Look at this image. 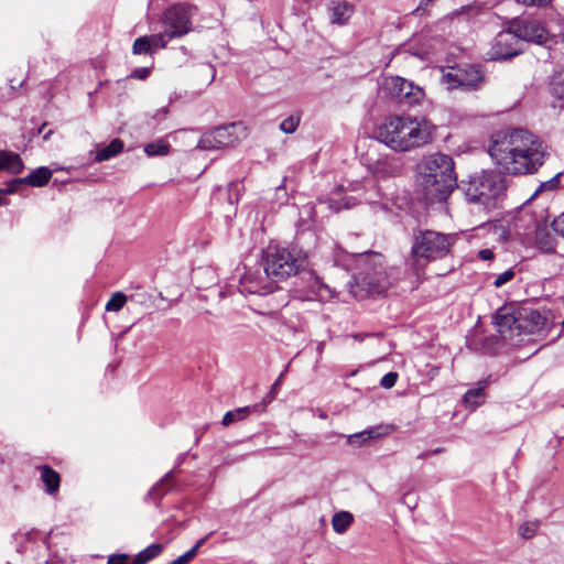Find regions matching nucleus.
Here are the masks:
<instances>
[{"label": "nucleus", "mask_w": 564, "mask_h": 564, "mask_svg": "<svg viewBox=\"0 0 564 564\" xmlns=\"http://www.w3.org/2000/svg\"><path fill=\"white\" fill-rule=\"evenodd\" d=\"M167 37L165 35V31L163 33L154 34L150 37V41L152 43V47H160L164 48L167 44V41L165 40Z\"/></svg>", "instance_id": "obj_40"}, {"label": "nucleus", "mask_w": 564, "mask_h": 564, "mask_svg": "<svg viewBox=\"0 0 564 564\" xmlns=\"http://www.w3.org/2000/svg\"><path fill=\"white\" fill-rule=\"evenodd\" d=\"M514 275H516L514 270L513 269H508L505 272H502L499 275H497V278L494 281V285L496 288H501L503 284H506L509 281H511L514 278Z\"/></svg>", "instance_id": "obj_36"}, {"label": "nucleus", "mask_w": 564, "mask_h": 564, "mask_svg": "<svg viewBox=\"0 0 564 564\" xmlns=\"http://www.w3.org/2000/svg\"><path fill=\"white\" fill-rule=\"evenodd\" d=\"M552 228L557 235L564 238V212L553 220Z\"/></svg>", "instance_id": "obj_41"}, {"label": "nucleus", "mask_w": 564, "mask_h": 564, "mask_svg": "<svg viewBox=\"0 0 564 564\" xmlns=\"http://www.w3.org/2000/svg\"><path fill=\"white\" fill-rule=\"evenodd\" d=\"M523 51L522 41L512 30H509L505 22L502 31L495 36L487 55L490 61H507L520 55Z\"/></svg>", "instance_id": "obj_11"}, {"label": "nucleus", "mask_w": 564, "mask_h": 564, "mask_svg": "<svg viewBox=\"0 0 564 564\" xmlns=\"http://www.w3.org/2000/svg\"><path fill=\"white\" fill-rule=\"evenodd\" d=\"M459 188L469 203L491 210L506 195L507 184L501 173L481 171L470 175L468 181H462Z\"/></svg>", "instance_id": "obj_6"}, {"label": "nucleus", "mask_w": 564, "mask_h": 564, "mask_svg": "<svg viewBox=\"0 0 564 564\" xmlns=\"http://www.w3.org/2000/svg\"><path fill=\"white\" fill-rule=\"evenodd\" d=\"M171 145L163 140L150 142L144 145L148 156H163L170 153Z\"/></svg>", "instance_id": "obj_29"}, {"label": "nucleus", "mask_w": 564, "mask_h": 564, "mask_svg": "<svg viewBox=\"0 0 564 564\" xmlns=\"http://www.w3.org/2000/svg\"><path fill=\"white\" fill-rule=\"evenodd\" d=\"M384 88L392 99L404 106H414L425 97L424 90L400 76L390 77Z\"/></svg>", "instance_id": "obj_13"}, {"label": "nucleus", "mask_w": 564, "mask_h": 564, "mask_svg": "<svg viewBox=\"0 0 564 564\" xmlns=\"http://www.w3.org/2000/svg\"><path fill=\"white\" fill-rule=\"evenodd\" d=\"M478 257L482 260L494 259V252L490 249H482L478 252Z\"/></svg>", "instance_id": "obj_45"}, {"label": "nucleus", "mask_w": 564, "mask_h": 564, "mask_svg": "<svg viewBox=\"0 0 564 564\" xmlns=\"http://www.w3.org/2000/svg\"><path fill=\"white\" fill-rule=\"evenodd\" d=\"M442 84L448 90L462 89L465 91L478 90L485 83V72L480 64L456 63L441 68Z\"/></svg>", "instance_id": "obj_7"}, {"label": "nucleus", "mask_w": 564, "mask_h": 564, "mask_svg": "<svg viewBox=\"0 0 564 564\" xmlns=\"http://www.w3.org/2000/svg\"><path fill=\"white\" fill-rule=\"evenodd\" d=\"M197 8L191 3L178 2L164 10L161 22L169 40L180 39L193 30L192 19Z\"/></svg>", "instance_id": "obj_9"}, {"label": "nucleus", "mask_w": 564, "mask_h": 564, "mask_svg": "<svg viewBox=\"0 0 564 564\" xmlns=\"http://www.w3.org/2000/svg\"><path fill=\"white\" fill-rule=\"evenodd\" d=\"M552 0H516L517 3L522 4L528 8H541L546 7L551 3Z\"/></svg>", "instance_id": "obj_39"}, {"label": "nucleus", "mask_w": 564, "mask_h": 564, "mask_svg": "<svg viewBox=\"0 0 564 564\" xmlns=\"http://www.w3.org/2000/svg\"><path fill=\"white\" fill-rule=\"evenodd\" d=\"M491 376L486 379L480 380L477 383V388L469 389L463 397L464 405L467 409L475 410L479 405L485 402L486 393L485 389L488 387L490 382Z\"/></svg>", "instance_id": "obj_19"}, {"label": "nucleus", "mask_w": 564, "mask_h": 564, "mask_svg": "<svg viewBox=\"0 0 564 564\" xmlns=\"http://www.w3.org/2000/svg\"><path fill=\"white\" fill-rule=\"evenodd\" d=\"M393 431L392 425H378L375 427L367 429L359 433H355L348 437L350 444H362L367 440L379 438L381 436L389 435Z\"/></svg>", "instance_id": "obj_21"}, {"label": "nucleus", "mask_w": 564, "mask_h": 564, "mask_svg": "<svg viewBox=\"0 0 564 564\" xmlns=\"http://www.w3.org/2000/svg\"><path fill=\"white\" fill-rule=\"evenodd\" d=\"M132 53L135 55L140 54H152V43L150 41V37L148 36H140L134 40L132 45Z\"/></svg>", "instance_id": "obj_32"}, {"label": "nucleus", "mask_w": 564, "mask_h": 564, "mask_svg": "<svg viewBox=\"0 0 564 564\" xmlns=\"http://www.w3.org/2000/svg\"><path fill=\"white\" fill-rule=\"evenodd\" d=\"M431 456V452L426 451L417 455V459H425Z\"/></svg>", "instance_id": "obj_47"}, {"label": "nucleus", "mask_w": 564, "mask_h": 564, "mask_svg": "<svg viewBox=\"0 0 564 564\" xmlns=\"http://www.w3.org/2000/svg\"><path fill=\"white\" fill-rule=\"evenodd\" d=\"M398 373L397 372H388L386 373L381 380H380V386L384 389H391L395 386L397 381H398Z\"/></svg>", "instance_id": "obj_37"}, {"label": "nucleus", "mask_w": 564, "mask_h": 564, "mask_svg": "<svg viewBox=\"0 0 564 564\" xmlns=\"http://www.w3.org/2000/svg\"><path fill=\"white\" fill-rule=\"evenodd\" d=\"M0 158L3 161V170L9 171L11 174H20L23 169V162L18 153L12 151H0Z\"/></svg>", "instance_id": "obj_26"}, {"label": "nucleus", "mask_w": 564, "mask_h": 564, "mask_svg": "<svg viewBox=\"0 0 564 564\" xmlns=\"http://www.w3.org/2000/svg\"><path fill=\"white\" fill-rule=\"evenodd\" d=\"M299 123L300 117L291 115L281 121L280 130L283 131L284 133H293L297 129Z\"/></svg>", "instance_id": "obj_35"}, {"label": "nucleus", "mask_w": 564, "mask_h": 564, "mask_svg": "<svg viewBox=\"0 0 564 564\" xmlns=\"http://www.w3.org/2000/svg\"><path fill=\"white\" fill-rule=\"evenodd\" d=\"M163 551V545L160 543H153L139 552L135 556L142 562L143 564H147L148 562L152 561L153 558L158 557L161 552Z\"/></svg>", "instance_id": "obj_31"}, {"label": "nucleus", "mask_w": 564, "mask_h": 564, "mask_svg": "<svg viewBox=\"0 0 564 564\" xmlns=\"http://www.w3.org/2000/svg\"><path fill=\"white\" fill-rule=\"evenodd\" d=\"M431 1H432V0H421V3H420V6L417 7V9H416V10L421 9V8L423 7V4H424V6H427Z\"/></svg>", "instance_id": "obj_50"}, {"label": "nucleus", "mask_w": 564, "mask_h": 564, "mask_svg": "<svg viewBox=\"0 0 564 564\" xmlns=\"http://www.w3.org/2000/svg\"><path fill=\"white\" fill-rule=\"evenodd\" d=\"M362 160L368 171L378 180L397 177L403 170L401 159L390 154L380 155L375 159L369 151Z\"/></svg>", "instance_id": "obj_14"}, {"label": "nucleus", "mask_w": 564, "mask_h": 564, "mask_svg": "<svg viewBox=\"0 0 564 564\" xmlns=\"http://www.w3.org/2000/svg\"><path fill=\"white\" fill-rule=\"evenodd\" d=\"M212 533L206 536L199 539L186 553L175 558L173 562L175 564H188L196 555L199 549L205 544Z\"/></svg>", "instance_id": "obj_30"}, {"label": "nucleus", "mask_w": 564, "mask_h": 564, "mask_svg": "<svg viewBox=\"0 0 564 564\" xmlns=\"http://www.w3.org/2000/svg\"><path fill=\"white\" fill-rule=\"evenodd\" d=\"M509 30L522 41V46L525 47V43L544 44L547 41V32L543 24L534 19L516 17L507 19Z\"/></svg>", "instance_id": "obj_12"}, {"label": "nucleus", "mask_w": 564, "mask_h": 564, "mask_svg": "<svg viewBox=\"0 0 564 564\" xmlns=\"http://www.w3.org/2000/svg\"><path fill=\"white\" fill-rule=\"evenodd\" d=\"M307 265V252L296 245L269 247L264 252L263 271L273 281H283L290 276L299 275L306 283L307 293L322 295L323 291L328 292V286L313 270H308Z\"/></svg>", "instance_id": "obj_2"}, {"label": "nucleus", "mask_w": 564, "mask_h": 564, "mask_svg": "<svg viewBox=\"0 0 564 564\" xmlns=\"http://www.w3.org/2000/svg\"><path fill=\"white\" fill-rule=\"evenodd\" d=\"M454 238L432 229L414 228L406 264L414 271L430 262L444 259L451 251Z\"/></svg>", "instance_id": "obj_5"}, {"label": "nucleus", "mask_w": 564, "mask_h": 564, "mask_svg": "<svg viewBox=\"0 0 564 564\" xmlns=\"http://www.w3.org/2000/svg\"><path fill=\"white\" fill-rule=\"evenodd\" d=\"M518 314L520 315L521 322H527L522 329H525L529 333H536L541 330L545 325L546 319L538 310H523Z\"/></svg>", "instance_id": "obj_22"}, {"label": "nucleus", "mask_w": 564, "mask_h": 564, "mask_svg": "<svg viewBox=\"0 0 564 564\" xmlns=\"http://www.w3.org/2000/svg\"><path fill=\"white\" fill-rule=\"evenodd\" d=\"M174 470L167 471L158 482H155L147 492L144 501L160 506L161 500L174 489Z\"/></svg>", "instance_id": "obj_18"}, {"label": "nucleus", "mask_w": 564, "mask_h": 564, "mask_svg": "<svg viewBox=\"0 0 564 564\" xmlns=\"http://www.w3.org/2000/svg\"><path fill=\"white\" fill-rule=\"evenodd\" d=\"M352 522L354 517L348 511L336 512L332 518L333 530L338 534L345 533Z\"/></svg>", "instance_id": "obj_27"}, {"label": "nucleus", "mask_w": 564, "mask_h": 564, "mask_svg": "<svg viewBox=\"0 0 564 564\" xmlns=\"http://www.w3.org/2000/svg\"><path fill=\"white\" fill-rule=\"evenodd\" d=\"M37 470L40 471V478L45 486V492L51 496L57 494L61 486L59 474L48 465L37 466Z\"/></svg>", "instance_id": "obj_20"}, {"label": "nucleus", "mask_w": 564, "mask_h": 564, "mask_svg": "<svg viewBox=\"0 0 564 564\" xmlns=\"http://www.w3.org/2000/svg\"><path fill=\"white\" fill-rule=\"evenodd\" d=\"M563 176H564V173H557L555 176H553L547 182L542 183L540 187L541 188H547V189L556 188L558 186V184H560L561 177H563Z\"/></svg>", "instance_id": "obj_42"}, {"label": "nucleus", "mask_w": 564, "mask_h": 564, "mask_svg": "<svg viewBox=\"0 0 564 564\" xmlns=\"http://www.w3.org/2000/svg\"><path fill=\"white\" fill-rule=\"evenodd\" d=\"M539 528H540L539 520L525 521L519 527L518 532H519L520 536L523 538L524 540H530L536 534Z\"/></svg>", "instance_id": "obj_33"}, {"label": "nucleus", "mask_w": 564, "mask_h": 564, "mask_svg": "<svg viewBox=\"0 0 564 564\" xmlns=\"http://www.w3.org/2000/svg\"><path fill=\"white\" fill-rule=\"evenodd\" d=\"M123 151V142L121 139L116 138L110 141L109 144L96 151L95 161L100 163L108 161Z\"/></svg>", "instance_id": "obj_25"}, {"label": "nucleus", "mask_w": 564, "mask_h": 564, "mask_svg": "<svg viewBox=\"0 0 564 564\" xmlns=\"http://www.w3.org/2000/svg\"><path fill=\"white\" fill-rule=\"evenodd\" d=\"M328 20L335 25H346L355 12V6L348 0H330L326 4Z\"/></svg>", "instance_id": "obj_17"}, {"label": "nucleus", "mask_w": 564, "mask_h": 564, "mask_svg": "<svg viewBox=\"0 0 564 564\" xmlns=\"http://www.w3.org/2000/svg\"><path fill=\"white\" fill-rule=\"evenodd\" d=\"M282 377H283V373H281L280 377L276 379V381L273 383L272 389H275L280 384Z\"/></svg>", "instance_id": "obj_49"}, {"label": "nucleus", "mask_w": 564, "mask_h": 564, "mask_svg": "<svg viewBox=\"0 0 564 564\" xmlns=\"http://www.w3.org/2000/svg\"><path fill=\"white\" fill-rule=\"evenodd\" d=\"M488 153L501 172L510 175L535 173L546 154L540 138L521 128L496 132Z\"/></svg>", "instance_id": "obj_1"}, {"label": "nucleus", "mask_w": 564, "mask_h": 564, "mask_svg": "<svg viewBox=\"0 0 564 564\" xmlns=\"http://www.w3.org/2000/svg\"><path fill=\"white\" fill-rule=\"evenodd\" d=\"M535 245L545 253H554L556 247V240L553 234L546 227H538L535 230Z\"/></svg>", "instance_id": "obj_24"}, {"label": "nucleus", "mask_w": 564, "mask_h": 564, "mask_svg": "<svg viewBox=\"0 0 564 564\" xmlns=\"http://www.w3.org/2000/svg\"><path fill=\"white\" fill-rule=\"evenodd\" d=\"M184 459H185V454H181L177 459H176V464H175V467L172 469V470H176L183 463H184Z\"/></svg>", "instance_id": "obj_46"}, {"label": "nucleus", "mask_w": 564, "mask_h": 564, "mask_svg": "<svg viewBox=\"0 0 564 564\" xmlns=\"http://www.w3.org/2000/svg\"><path fill=\"white\" fill-rule=\"evenodd\" d=\"M127 302V296L122 292L115 293L106 304V311L118 312Z\"/></svg>", "instance_id": "obj_34"}, {"label": "nucleus", "mask_w": 564, "mask_h": 564, "mask_svg": "<svg viewBox=\"0 0 564 564\" xmlns=\"http://www.w3.org/2000/svg\"><path fill=\"white\" fill-rule=\"evenodd\" d=\"M357 272L355 280L358 284L367 286L370 292L380 293L387 286L384 258L379 252L366 251L355 256Z\"/></svg>", "instance_id": "obj_8"}, {"label": "nucleus", "mask_w": 564, "mask_h": 564, "mask_svg": "<svg viewBox=\"0 0 564 564\" xmlns=\"http://www.w3.org/2000/svg\"><path fill=\"white\" fill-rule=\"evenodd\" d=\"M435 130L425 118L390 116L377 126L375 137L393 151L409 152L431 143Z\"/></svg>", "instance_id": "obj_3"}, {"label": "nucleus", "mask_w": 564, "mask_h": 564, "mask_svg": "<svg viewBox=\"0 0 564 564\" xmlns=\"http://www.w3.org/2000/svg\"><path fill=\"white\" fill-rule=\"evenodd\" d=\"M3 170V161L2 159L0 158V171Z\"/></svg>", "instance_id": "obj_57"}, {"label": "nucleus", "mask_w": 564, "mask_h": 564, "mask_svg": "<svg viewBox=\"0 0 564 564\" xmlns=\"http://www.w3.org/2000/svg\"><path fill=\"white\" fill-rule=\"evenodd\" d=\"M550 93L558 100L564 101V66L551 77Z\"/></svg>", "instance_id": "obj_28"}, {"label": "nucleus", "mask_w": 564, "mask_h": 564, "mask_svg": "<svg viewBox=\"0 0 564 564\" xmlns=\"http://www.w3.org/2000/svg\"><path fill=\"white\" fill-rule=\"evenodd\" d=\"M128 554H112L109 556L107 564H128Z\"/></svg>", "instance_id": "obj_43"}, {"label": "nucleus", "mask_w": 564, "mask_h": 564, "mask_svg": "<svg viewBox=\"0 0 564 564\" xmlns=\"http://www.w3.org/2000/svg\"><path fill=\"white\" fill-rule=\"evenodd\" d=\"M305 2H310L311 0H304Z\"/></svg>", "instance_id": "obj_59"}, {"label": "nucleus", "mask_w": 564, "mask_h": 564, "mask_svg": "<svg viewBox=\"0 0 564 564\" xmlns=\"http://www.w3.org/2000/svg\"><path fill=\"white\" fill-rule=\"evenodd\" d=\"M51 134H52V130H48V131L43 135V139H44V140H48Z\"/></svg>", "instance_id": "obj_53"}, {"label": "nucleus", "mask_w": 564, "mask_h": 564, "mask_svg": "<svg viewBox=\"0 0 564 564\" xmlns=\"http://www.w3.org/2000/svg\"><path fill=\"white\" fill-rule=\"evenodd\" d=\"M243 127L241 122H231L206 131L198 140L199 150H220L234 147L241 139Z\"/></svg>", "instance_id": "obj_10"}, {"label": "nucleus", "mask_w": 564, "mask_h": 564, "mask_svg": "<svg viewBox=\"0 0 564 564\" xmlns=\"http://www.w3.org/2000/svg\"><path fill=\"white\" fill-rule=\"evenodd\" d=\"M170 564H175L174 562L170 563Z\"/></svg>", "instance_id": "obj_60"}, {"label": "nucleus", "mask_w": 564, "mask_h": 564, "mask_svg": "<svg viewBox=\"0 0 564 564\" xmlns=\"http://www.w3.org/2000/svg\"><path fill=\"white\" fill-rule=\"evenodd\" d=\"M150 67H137L131 72L129 77L133 79L144 80L150 76Z\"/></svg>", "instance_id": "obj_38"}, {"label": "nucleus", "mask_w": 564, "mask_h": 564, "mask_svg": "<svg viewBox=\"0 0 564 564\" xmlns=\"http://www.w3.org/2000/svg\"><path fill=\"white\" fill-rule=\"evenodd\" d=\"M128 564H143L142 562H140V560L134 556V558L132 561H130V558L128 560Z\"/></svg>", "instance_id": "obj_48"}, {"label": "nucleus", "mask_w": 564, "mask_h": 564, "mask_svg": "<svg viewBox=\"0 0 564 564\" xmlns=\"http://www.w3.org/2000/svg\"><path fill=\"white\" fill-rule=\"evenodd\" d=\"M263 411V406L261 404H253V405H247L237 408L235 410L227 411L225 415L223 416L221 424L224 426H228L232 424L234 422H239L246 420L251 413L253 412H261Z\"/></svg>", "instance_id": "obj_23"}, {"label": "nucleus", "mask_w": 564, "mask_h": 564, "mask_svg": "<svg viewBox=\"0 0 564 564\" xmlns=\"http://www.w3.org/2000/svg\"><path fill=\"white\" fill-rule=\"evenodd\" d=\"M275 195L278 199L281 200V204H284L288 200V194L283 184L275 188Z\"/></svg>", "instance_id": "obj_44"}, {"label": "nucleus", "mask_w": 564, "mask_h": 564, "mask_svg": "<svg viewBox=\"0 0 564 564\" xmlns=\"http://www.w3.org/2000/svg\"><path fill=\"white\" fill-rule=\"evenodd\" d=\"M494 323L497 326V330L501 337L507 338L508 335L520 334L523 324L520 319V315L516 316V312L508 307H500L494 315Z\"/></svg>", "instance_id": "obj_16"}, {"label": "nucleus", "mask_w": 564, "mask_h": 564, "mask_svg": "<svg viewBox=\"0 0 564 564\" xmlns=\"http://www.w3.org/2000/svg\"><path fill=\"white\" fill-rule=\"evenodd\" d=\"M45 127H46V123H43V126L39 130V133H41Z\"/></svg>", "instance_id": "obj_56"}, {"label": "nucleus", "mask_w": 564, "mask_h": 564, "mask_svg": "<svg viewBox=\"0 0 564 564\" xmlns=\"http://www.w3.org/2000/svg\"><path fill=\"white\" fill-rule=\"evenodd\" d=\"M487 341H490V343H497L498 341V338L495 337V336H491L490 338L486 339Z\"/></svg>", "instance_id": "obj_54"}, {"label": "nucleus", "mask_w": 564, "mask_h": 564, "mask_svg": "<svg viewBox=\"0 0 564 564\" xmlns=\"http://www.w3.org/2000/svg\"><path fill=\"white\" fill-rule=\"evenodd\" d=\"M158 112H159V113H160V112H162V113H164V115H165V113L167 112V109H166V108H162V109H160Z\"/></svg>", "instance_id": "obj_55"}, {"label": "nucleus", "mask_w": 564, "mask_h": 564, "mask_svg": "<svg viewBox=\"0 0 564 564\" xmlns=\"http://www.w3.org/2000/svg\"><path fill=\"white\" fill-rule=\"evenodd\" d=\"M238 290L242 295H267L275 290L272 278L258 269L246 272L239 280Z\"/></svg>", "instance_id": "obj_15"}, {"label": "nucleus", "mask_w": 564, "mask_h": 564, "mask_svg": "<svg viewBox=\"0 0 564 564\" xmlns=\"http://www.w3.org/2000/svg\"><path fill=\"white\" fill-rule=\"evenodd\" d=\"M417 183L426 200L443 202L457 187L452 156L433 153L417 164Z\"/></svg>", "instance_id": "obj_4"}, {"label": "nucleus", "mask_w": 564, "mask_h": 564, "mask_svg": "<svg viewBox=\"0 0 564 564\" xmlns=\"http://www.w3.org/2000/svg\"><path fill=\"white\" fill-rule=\"evenodd\" d=\"M367 335L356 334L354 335L355 339L362 340Z\"/></svg>", "instance_id": "obj_51"}, {"label": "nucleus", "mask_w": 564, "mask_h": 564, "mask_svg": "<svg viewBox=\"0 0 564 564\" xmlns=\"http://www.w3.org/2000/svg\"><path fill=\"white\" fill-rule=\"evenodd\" d=\"M562 327L564 328V318H563V322H562Z\"/></svg>", "instance_id": "obj_58"}, {"label": "nucleus", "mask_w": 564, "mask_h": 564, "mask_svg": "<svg viewBox=\"0 0 564 564\" xmlns=\"http://www.w3.org/2000/svg\"><path fill=\"white\" fill-rule=\"evenodd\" d=\"M443 449L442 448H435L433 451H430L431 452V455H436V454H440Z\"/></svg>", "instance_id": "obj_52"}]
</instances>
